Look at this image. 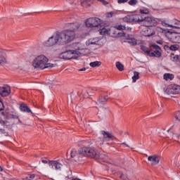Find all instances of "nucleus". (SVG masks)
<instances>
[{"instance_id":"1","label":"nucleus","mask_w":180,"mask_h":180,"mask_svg":"<svg viewBox=\"0 0 180 180\" xmlns=\"http://www.w3.org/2000/svg\"><path fill=\"white\" fill-rule=\"evenodd\" d=\"M81 27V24L79 22H70L66 25L67 29L60 32H56L52 37H49L48 40L43 42L44 47H53L56 44H60L64 46L71 43L73 40H75L77 37V32Z\"/></svg>"},{"instance_id":"2","label":"nucleus","mask_w":180,"mask_h":180,"mask_svg":"<svg viewBox=\"0 0 180 180\" xmlns=\"http://www.w3.org/2000/svg\"><path fill=\"white\" fill-rule=\"evenodd\" d=\"M32 65L34 69L46 70V68H53L54 65L49 63V58L44 55H39L33 59Z\"/></svg>"},{"instance_id":"3","label":"nucleus","mask_w":180,"mask_h":180,"mask_svg":"<svg viewBox=\"0 0 180 180\" xmlns=\"http://www.w3.org/2000/svg\"><path fill=\"white\" fill-rule=\"evenodd\" d=\"M79 154H81V155H83V157L95 158V160L102 158V155H101V153L98 150H96L95 148L90 146H83L80 148Z\"/></svg>"},{"instance_id":"4","label":"nucleus","mask_w":180,"mask_h":180,"mask_svg":"<svg viewBox=\"0 0 180 180\" xmlns=\"http://www.w3.org/2000/svg\"><path fill=\"white\" fill-rule=\"evenodd\" d=\"M102 23H103V21L97 17L89 18L85 21L86 27H90L91 29L94 27H96V29H101V27H102Z\"/></svg>"},{"instance_id":"5","label":"nucleus","mask_w":180,"mask_h":180,"mask_svg":"<svg viewBox=\"0 0 180 180\" xmlns=\"http://www.w3.org/2000/svg\"><path fill=\"white\" fill-rule=\"evenodd\" d=\"M139 23H142L146 27H153L158 25V21H157V18L154 17H144L141 15V20L139 21Z\"/></svg>"},{"instance_id":"6","label":"nucleus","mask_w":180,"mask_h":180,"mask_svg":"<svg viewBox=\"0 0 180 180\" xmlns=\"http://www.w3.org/2000/svg\"><path fill=\"white\" fill-rule=\"evenodd\" d=\"M80 54L81 53L77 51L70 50L61 53L59 55V58H63V60H72V58H78Z\"/></svg>"},{"instance_id":"7","label":"nucleus","mask_w":180,"mask_h":180,"mask_svg":"<svg viewBox=\"0 0 180 180\" xmlns=\"http://www.w3.org/2000/svg\"><path fill=\"white\" fill-rule=\"evenodd\" d=\"M115 140V136L112 132H108L105 131H101L100 136V146H103V143H108V141H113Z\"/></svg>"},{"instance_id":"8","label":"nucleus","mask_w":180,"mask_h":180,"mask_svg":"<svg viewBox=\"0 0 180 180\" xmlns=\"http://www.w3.org/2000/svg\"><path fill=\"white\" fill-rule=\"evenodd\" d=\"M162 26L165 27H172V29H180V21L176 19L172 20H163L161 22Z\"/></svg>"},{"instance_id":"9","label":"nucleus","mask_w":180,"mask_h":180,"mask_svg":"<svg viewBox=\"0 0 180 180\" xmlns=\"http://www.w3.org/2000/svg\"><path fill=\"white\" fill-rule=\"evenodd\" d=\"M49 166L51 169H53V171H56L57 172L63 171V168L64 167V165L61 163L60 160H49Z\"/></svg>"},{"instance_id":"10","label":"nucleus","mask_w":180,"mask_h":180,"mask_svg":"<svg viewBox=\"0 0 180 180\" xmlns=\"http://www.w3.org/2000/svg\"><path fill=\"white\" fill-rule=\"evenodd\" d=\"M123 20L127 23H140L141 14L128 15L123 18Z\"/></svg>"},{"instance_id":"11","label":"nucleus","mask_w":180,"mask_h":180,"mask_svg":"<svg viewBox=\"0 0 180 180\" xmlns=\"http://www.w3.org/2000/svg\"><path fill=\"white\" fill-rule=\"evenodd\" d=\"M166 37L172 43H179L180 44V33L167 32Z\"/></svg>"},{"instance_id":"12","label":"nucleus","mask_w":180,"mask_h":180,"mask_svg":"<svg viewBox=\"0 0 180 180\" xmlns=\"http://www.w3.org/2000/svg\"><path fill=\"white\" fill-rule=\"evenodd\" d=\"M165 93L167 95H176L180 94V86L176 84H170L169 85L166 90Z\"/></svg>"},{"instance_id":"13","label":"nucleus","mask_w":180,"mask_h":180,"mask_svg":"<svg viewBox=\"0 0 180 180\" xmlns=\"http://www.w3.org/2000/svg\"><path fill=\"white\" fill-rule=\"evenodd\" d=\"M151 47L153 49L150 50V52L149 53V57H155L156 58H160L161 57V47L157 44H152Z\"/></svg>"},{"instance_id":"14","label":"nucleus","mask_w":180,"mask_h":180,"mask_svg":"<svg viewBox=\"0 0 180 180\" xmlns=\"http://www.w3.org/2000/svg\"><path fill=\"white\" fill-rule=\"evenodd\" d=\"M109 36H112V37H124L126 36V33L124 31L117 30V29L114 27L109 29Z\"/></svg>"},{"instance_id":"15","label":"nucleus","mask_w":180,"mask_h":180,"mask_svg":"<svg viewBox=\"0 0 180 180\" xmlns=\"http://www.w3.org/2000/svg\"><path fill=\"white\" fill-rule=\"evenodd\" d=\"M94 44H96L98 46H101L102 39H101L99 37L91 38L86 41V46H92Z\"/></svg>"},{"instance_id":"16","label":"nucleus","mask_w":180,"mask_h":180,"mask_svg":"<svg viewBox=\"0 0 180 180\" xmlns=\"http://www.w3.org/2000/svg\"><path fill=\"white\" fill-rule=\"evenodd\" d=\"M141 34L146 37H151V36H154V34H155V31L154 29L146 27L141 31Z\"/></svg>"},{"instance_id":"17","label":"nucleus","mask_w":180,"mask_h":180,"mask_svg":"<svg viewBox=\"0 0 180 180\" xmlns=\"http://www.w3.org/2000/svg\"><path fill=\"white\" fill-rule=\"evenodd\" d=\"M81 153H79V149L78 151L75 149H72L70 153V157L74 161L78 162L81 160Z\"/></svg>"},{"instance_id":"18","label":"nucleus","mask_w":180,"mask_h":180,"mask_svg":"<svg viewBox=\"0 0 180 180\" xmlns=\"http://www.w3.org/2000/svg\"><path fill=\"white\" fill-rule=\"evenodd\" d=\"M125 43H128L130 46H137V39L134 35L129 34L125 39Z\"/></svg>"},{"instance_id":"19","label":"nucleus","mask_w":180,"mask_h":180,"mask_svg":"<svg viewBox=\"0 0 180 180\" xmlns=\"http://www.w3.org/2000/svg\"><path fill=\"white\" fill-rule=\"evenodd\" d=\"M148 160L151 163V165H157L158 164H160V157L155 155L149 156Z\"/></svg>"},{"instance_id":"20","label":"nucleus","mask_w":180,"mask_h":180,"mask_svg":"<svg viewBox=\"0 0 180 180\" xmlns=\"http://www.w3.org/2000/svg\"><path fill=\"white\" fill-rule=\"evenodd\" d=\"M11 94V87L9 86L0 87V95L8 96Z\"/></svg>"},{"instance_id":"21","label":"nucleus","mask_w":180,"mask_h":180,"mask_svg":"<svg viewBox=\"0 0 180 180\" xmlns=\"http://www.w3.org/2000/svg\"><path fill=\"white\" fill-rule=\"evenodd\" d=\"M2 115L7 120H9V119H18V116L16 115L8 112V111L2 112Z\"/></svg>"},{"instance_id":"22","label":"nucleus","mask_w":180,"mask_h":180,"mask_svg":"<svg viewBox=\"0 0 180 180\" xmlns=\"http://www.w3.org/2000/svg\"><path fill=\"white\" fill-rule=\"evenodd\" d=\"M94 4V0H81V5L84 8H89Z\"/></svg>"},{"instance_id":"23","label":"nucleus","mask_w":180,"mask_h":180,"mask_svg":"<svg viewBox=\"0 0 180 180\" xmlns=\"http://www.w3.org/2000/svg\"><path fill=\"white\" fill-rule=\"evenodd\" d=\"M20 109L21 112H24L26 113H32V110H30V108H29V106H27V105L26 104H21L20 105Z\"/></svg>"},{"instance_id":"24","label":"nucleus","mask_w":180,"mask_h":180,"mask_svg":"<svg viewBox=\"0 0 180 180\" xmlns=\"http://www.w3.org/2000/svg\"><path fill=\"white\" fill-rule=\"evenodd\" d=\"M163 78L165 79V81H172V79L174 78V74L165 73L163 76Z\"/></svg>"},{"instance_id":"25","label":"nucleus","mask_w":180,"mask_h":180,"mask_svg":"<svg viewBox=\"0 0 180 180\" xmlns=\"http://www.w3.org/2000/svg\"><path fill=\"white\" fill-rule=\"evenodd\" d=\"M98 30H100L99 33L101 36H105V34H109V30L106 29L105 27H101L100 28H97Z\"/></svg>"},{"instance_id":"26","label":"nucleus","mask_w":180,"mask_h":180,"mask_svg":"<svg viewBox=\"0 0 180 180\" xmlns=\"http://www.w3.org/2000/svg\"><path fill=\"white\" fill-rule=\"evenodd\" d=\"M170 60L174 63H178V61H179V56L175 55L174 53H171Z\"/></svg>"},{"instance_id":"27","label":"nucleus","mask_w":180,"mask_h":180,"mask_svg":"<svg viewBox=\"0 0 180 180\" xmlns=\"http://www.w3.org/2000/svg\"><path fill=\"white\" fill-rule=\"evenodd\" d=\"M6 58H5V53L0 51V64H6Z\"/></svg>"},{"instance_id":"28","label":"nucleus","mask_w":180,"mask_h":180,"mask_svg":"<svg viewBox=\"0 0 180 180\" xmlns=\"http://www.w3.org/2000/svg\"><path fill=\"white\" fill-rule=\"evenodd\" d=\"M139 12L140 13H141L142 15H148V13H150V10H148V8H146V7H141L139 9Z\"/></svg>"},{"instance_id":"29","label":"nucleus","mask_w":180,"mask_h":180,"mask_svg":"<svg viewBox=\"0 0 180 180\" xmlns=\"http://www.w3.org/2000/svg\"><path fill=\"white\" fill-rule=\"evenodd\" d=\"M102 62L101 61H94V62H91L90 63L89 65L90 67H92L93 68L95 67H99L100 65H101Z\"/></svg>"},{"instance_id":"30","label":"nucleus","mask_w":180,"mask_h":180,"mask_svg":"<svg viewBox=\"0 0 180 180\" xmlns=\"http://www.w3.org/2000/svg\"><path fill=\"white\" fill-rule=\"evenodd\" d=\"M139 72H134V76L132 77V82H136L137 79H139L140 76H139Z\"/></svg>"},{"instance_id":"31","label":"nucleus","mask_w":180,"mask_h":180,"mask_svg":"<svg viewBox=\"0 0 180 180\" xmlns=\"http://www.w3.org/2000/svg\"><path fill=\"white\" fill-rule=\"evenodd\" d=\"M117 30H119L120 32H123V30H127V29L126 28V26L124 25H116L114 27Z\"/></svg>"},{"instance_id":"32","label":"nucleus","mask_w":180,"mask_h":180,"mask_svg":"<svg viewBox=\"0 0 180 180\" xmlns=\"http://www.w3.org/2000/svg\"><path fill=\"white\" fill-rule=\"evenodd\" d=\"M116 67L119 71H123L124 70V65H123L120 62L116 63Z\"/></svg>"},{"instance_id":"33","label":"nucleus","mask_w":180,"mask_h":180,"mask_svg":"<svg viewBox=\"0 0 180 180\" xmlns=\"http://www.w3.org/2000/svg\"><path fill=\"white\" fill-rule=\"evenodd\" d=\"M141 49L142 51H144L145 53L147 54V56H150V50L148 48L144 46H141Z\"/></svg>"},{"instance_id":"34","label":"nucleus","mask_w":180,"mask_h":180,"mask_svg":"<svg viewBox=\"0 0 180 180\" xmlns=\"http://www.w3.org/2000/svg\"><path fill=\"white\" fill-rule=\"evenodd\" d=\"M179 136H180V133L178 134H172V139L173 140H174V141H178V140H179Z\"/></svg>"},{"instance_id":"35","label":"nucleus","mask_w":180,"mask_h":180,"mask_svg":"<svg viewBox=\"0 0 180 180\" xmlns=\"http://www.w3.org/2000/svg\"><path fill=\"white\" fill-rule=\"evenodd\" d=\"M34 174H28L25 178L22 179L23 180H33L34 179Z\"/></svg>"},{"instance_id":"36","label":"nucleus","mask_w":180,"mask_h":180,"mask_svg":"<svg viewBox=\"0 0 180 180\" xmlns=\"http://www.w3.org/2000/svg\"><path fill=\"white\" fill-rule=\"evenodd\" d=\"M139 1L137 0H129L128 4L129 5H130L131 6H135V5H137V3Z\"/></svg>"},{"instance_id":"37","label":"nucleus","mask_w":180,"mask_h":180,"mask_svg":"<svg viewBox=\"0 0 180 180\" xmlns=\"http://www.w3.org/2000/svg\"><path fill=\"white\" fill-rule=\"evenodd\" d=\"M178 49H179V46H178V45H172L169 47V49L172 51H176V50H178Z\"/></svg>"},{"instance_id":"38","label":"nucleus","mask_w":180,"mask_h":180,"mask_svg":"<svg viewBox=\"0 0 180 180\" xmlns=\"http://www.w3.org/2000/svg\"><path fill=\"white\" fill-rule=\"evenodd\" d=\"M174 117L176 120H177L178 122H180V111H176L174 113Z\"/></svg>"},{"instance_id":"39","label":"nucleus","mask_w":180,"mask_h":180,"mask_svg":"<svg viewBox=\"0 0 180 180\" xmlns=\"http://www.w3.org/2000/svg\"><path fill=\"white\" fill-rule=\"evenodd\" d=\"M107 101H108V96L101 97L98 100V102H100V103H103V102H107Z\"/></svg>"},{"instance_id":"40","label":"nucleus","mask_w":180,"mask_h":180,"mask_svg":"<svg viewBox=\"0 0 180 180\" xmlns=\"http://www.w3.org/2000/svg\"><path fill=\"white\" fill-rule=\"evenodd\" d=\"M4 109H5V106L2 101L0 100V111L4 110Z\"/></svg>"},{"instance_id":"41","label":"nucleus","mask_w":180,"mask_h":180,"mask_svg":"<svg viewBox=\"0 0 180 180\" xmlns=\"http://www.w3.org/2000/svg\"><path fill=\"white\" fill-rule=\"evenodd\" d=\"M86 141L83 140V141H80L79 142V146H86Z\"/></svg>"},{"instance_id":"42","label":"nucleus","mask_w":180,"mask_h":180,"mask_svg":"<svg viewBox=\"0 0 180 180\" xmlns=\"http://www.w3.org/2000/svg\"><path fill=\"white\" fill-rule=\"evenodd\" d=\"M129 0H117L118 4H126Z\"/></svg>"},{"instance_id":"43","label":"nucleus","mask_w":180,"mask_h":180,"mask_svg":"<svg viewBox=\"0 0 180 180\" xmlns=\"http://www.w3.org/2000/svg\"><path fill=\"white\" fill-rule=\"evenodd\" d=\"M3 124H4V126H10L11 123H9V122H5V121H2Z\"/></svg>"},{"instance_id":"44","label":"nucleus","mask_w":180,"mask_h":180,"mask_svg":"<svg viewBox=\"0 0 180 180\" xmlns=\"http://www.w3.org/2000/svg\"><path fill=\"white\" fill-rule=\"evenodd\" d=\"M112 16H113V12L107 13V18H112Z\"/></svg>"},{"instance_id":"45","label":"nucleus","mask_w":180,"mask_h":180,"mask_svg":"<svg viewBox=\"0 0 180 180\" xmlns=\"http://www.w3.org/2000/svg\"><path fill=\"white\" fill-rule=\"evenodd\" d=\"M43 164H47L49 162V161H47L46 160L42 159L41 160Z\"/></svg>"},{"instance_id":"46","label":"nucleus","mask_w":180,"mask_h":180,"mask_svg":"<svg viewBox=\"0 0 180 180\" xmlns=\"http://www.w3.org/2000/svg\"><path fill=\"white\" fill-rule=\"evenodd\" d=\"M85 70H86L85 68H83L82 69H79V71H85Z\"/></svg>"},{"instance_id":"47","label":"nucleus","mask_w":180,"mask_h":180,"mask_svg":"<svg viewBox=\"0 0 180 180\" xmlns=\"http://www.w3.org/2000/svg\"><path fill=\"white\" fill-rule=\"evenodd\" d=\"M1 116H3L2 112H0V122H1V121H2V118L1 117Z\"/></svg>"},{"instance_id":"48","label":"nucleus","mask_w":180,"mask_h":180,"mask_svg":"<svg viewBox=\"0 0 180 180\" xmlns=\"http://www.w3.org/2000/svg\"><path fill=\"white\" fill-rule=\"evenodd\" d=\"M72 180H82L81 179H79V178H74V179H72Z\"/></svg>"},{"instance_id":"49","label":"nucleus","mask_w":180,"mask_h":180,"mask_svg":"<svg viewBox=\"0 0 180 180\" xmlns=\"http://www.w3.org/2000/svg\"><path fill=\"white\" fill-rule=\"evenodd\" d=\"M157 29L159 30V32H161L162 30V28L161 27H157Z\"/></svg>"},{"instance_id":"50","label":"nucleus","mask_w":180,"mask_h":180,"mask_svg":"<svg viewBox=\"0 0 180 180\" xmlns=\"http://www.w3.org/2000/svg\"><path fill=\"white\" fill-rule=\"evenodd\" d=\"M127 30H128V32H131V27H128V28L127 29Z\"/></svg>"},{"instance_id":"51","label":"nucleus","mask_w":180,"mask_h":180,"mask_svg":"<svg viewBox=\"0 0 180 180\" xmlns=\"http://www.w3.org/2000/svg\"><path fill=\"white\" fill-rule=\"evenodd\" d=\"M2 171H4V169H3L2 167L0 166V172H2Z\"/></svg>"},{"instance_id":"52","label":"nucleus","mask_w":180,"mask_h":180,"mask_svg":"<svg viewBox=\"0 0 180 180\" xmlns=\"http://www.w3.org/2000/svg\"><path fill=\"white\" fill-rule=\"evenodd\" d=\"M1 133H4L5 130L1 129Z\"/></svg>"},{"instance_id":"53","label":"nucleus","mask_w":180,"mask_h":180,"mask_svg":"<svg viewBox=\"0 0 180 180\" xmlns=\"http://www.w3.org/2000/svg\"><path fill=\"white\" fill-rule=\"evenodd\" d=\"M70 4H74V1H72V2Z\"/></svg>"},{"instance_id":"54","label":"nucleus","mask_w":180,"mask_h":180,"mask_svg":"<svg viewBox=\"0 0 180 180\" xmlns=\"http://www.w3.org/2000/svg\"><path fill=\"white\" fill-rule=\"evenodd\" d=\"M107 144H109V143H107Z\"/></svg>"}]
</instances>
